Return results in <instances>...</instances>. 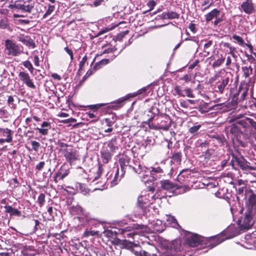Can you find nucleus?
<instances>
[{"label": "nucleus", "mask_w": 256, "mask_h": 256, "mask_svg": "<svg viewBox=\"0 0 256 256\" xmlns=\"http://www.w3.org/2000/svg\"><path fill=\"white\" fill-rule=\"evenodd\" d=\"M168 19L178 18L180 14L175 12H167Z\"/></svg>", "instance_id": "obj_57"}, {"label": "nucleus", "mask_w": 256, "mask_h": 256, "mask_svg": "<svg viewBox=\"0 0 256 256\" xmlns=\"http://www.w3.org/2000/svg\"><path fill=\"white\" fill-rule=\"evenodd\" d=\"M110 62V60L108 58H104L102 59L101 60H100L98 62H97L94 67V70H96L98 69H100L104 66Z\"/></svg>", "instance_id": "obj_37"}, {"label": "nucleus", "mask_w": 256, "mask_h": 256, "mask_svg": "<svg viewBox=\"0 0 256 256\" xmlns=\"http://www.w3.org/2000/svg\"><path fill=\"white\" fill-rule=\"evenodd\" d=\"M225 233L224 232H221L219 234L212 236L209 238H205L204 246L206 247L212 248L217 245L220 244L222 242L228 238V237H225Z\"/></svg>", "instance_id": "obj_7"}, {"label": "nucleus", "mask_w": 256, "mask_h": 256, "mask_svg": "<svg viewBox=\"0 0 256 256\" xmlns=\"http://www.w3.org/2000/svg\"><path fill=\"white\" fill-rule=\"evenodd\" d=\"M160 184L162 188L167 190H172L174 192V189L176 186V184L168 180H161Z\"/></svg>", "instance_id": "obj_28"}, {"label": "nucleus", "mask_w": 256, "mask_h": 256, "mask_svg": "<svg viewBox=\"0 0 256 256\" xmlns=\"http://www.w3.org/2000/svg\"><path fill=\"white\" fill-rule=\"evenodd\" d=\"M18 76L20 80L27 86L33 89L36 88V86L28 72L22 71L19 72Z\"/></svg>", "instance_id": "obj_17"}, {"label": "nucleus", "mask_w": 256, "mask_h": 256, "mask_svg": "<svg viewBox=\"0 0 256 256\" xmlns=\"http://www.w3.org/2000/svg\"><path fill=\"white\" fill-rule=\"evenodd\" d=\"M205 238L196 234H190L186 236L184 240L185 244L190 247H196L198 246H204Z\"/></svg>", "instance_id": "obj_8"}, {"label": "nucleus", "mask_w": 256, "mask_h": 256, "mask_svg": "<svg viewBox=\"0 0 256 256\" xmlns=\"http://www.w3.org/2000/svg\"><path fill=\"white\" fill-rule=\"evenodd\" d=\"M220 78V76L218 74H216L212 78L214 80L218 79V82H217V88L218 90L216 92L222 94L226 89L228 90L230 86H231V84L232 82V80L230 78V76L227 74H226L224 76L222 77L220 79H219Z\"/></svg>", "instance_id": "obj_4"}, {"label": "nucleus", "mask_w": 256, "mask_h": 256, "mask_svg": "<svg viewBox=\"0 0 256 256\" xmlns=\"http://www.w3.org/2000/svg\"><path fill=\"white\" fill-rule=\"evenodd\" d=\"M116 140L112 139L110 141H109L107 144L108 148H109V151H110L112 153H113L114 151L116 150Z\"/></svg>", "instance_id": "obj_41"}, {"label": "nucleus", "mask_w": 256, "mask_h": 256, "mask_svg": "<svg viewBox=\"0 0 256 256\" xmlns=\"http://www.w3.org/2000/svg\"><path fill=\"white\" fill-rule=\"evenodd\" d=\"M208 59L210 60V63L212 62V68H216L220 67L224 62L226 58L222 54H217L209 57Z\"/></svg>", "instance_id": "obj_19"}, {"label": "nucleus", "mask_w": 256, "mask_h": 256, "mask_svg": "<svg viewBox=\"0 0 256 256\" xmlns=\"http://www.w3.org/2000/svg\"><path fill=\"white\" fill-rule=\"evenodd\" d=\"M146 226L143 224H134L132 226H126L124 228L120 229V233L126 238H132L134 236V232H130L133 230H142L144 229Z\"/></svg>", "instance_id": "obj_13"}, {"label": "nucleus", "mask_w": 256, "mask_h": 256, "mask_svg": "<svg viewBox=\"0 0 256 256\" xmlns=\"http://www.w3.org/2000/svg\"><path fill=\"white\" fill-rule=\"evenodd\" d=\"M100 156L102 162L104 164H107L112 159V153L109 151L108 149L106 146H104L100 150Z\"/></svg>", "instance_id": "obj_23"}, {"label": "nucleus", "mask_w": 256, "mask_h": 256, "mask_svg": "<svg viewBox=\"0 0 256 256\" xmlns=\"http://www.w3.org/2000/svg\"><path fill=\"white\" fill-rule=\"evenodd\" d=\"M34 7V2L32 0H18L14 4H10L8 8L11 10L12 12H30Z\"/></svg>", "instance_id": "obj_3"}, {"label": "nucleus", "mask_w": 256, "mask_h": 256, "mask_svg": "<svg viewBox=\"0 0 256 256\" xmlns=\"http://www.w3.org/2000/svg\"><path fill=\"white\" fill-rule=\"evenodd\" d=\"M238 222L242 229L248 230L251 228L254 224L252 210H248L246 212L244 217L241 220H238Z\"/></svg>", "instance_id": "obj_11"}, {"label": "nucleus", "mask_w": 256, "mask_h": 256, "mask_svg": "<svg viewBox=\"0 0 256 256\" xmlns=\"http://www.w3.org/2000/svg\"><path fill=\"white\" fill-rule=\"evenodd\" d=\"M174 94H176L180 96L184 97L186 94H184V90H182L181 87L179 86H176L174 88Z\"/></svg>", "instance_id": "obj_44"}, {"label": "nucleus", "mask_w": 256, "mask_h": 256, "mask_svg": "<svg viewBox=\"0 0 256 256\" xmlns=\"http://www.w3.org/2000/svg\"><path fill=\"white\" fill-rule=\"evenodd\" d=\"M208 136L210 138L216 140L220 146H228V141L222 134H208Z\"/></svg>", "instance_id": "obj_22"}, {"label": "nucleus", "mask_w": 256, "mask_h": 256, "mask_svg": "<svg viewBox=\"0 0 256 256\" xmlns=\"http://www.w3.org/2000/svg\"><path fill=\"white\" fill-rule=\"evenodd\" d=\"M54 6L48 4V7L45 14L43 15L42 18H45L46 17L50 15L54 10Z\"/></svg>", "instance_id": "obj_54"}, {"label": "nucleus", "mask_w": 256, "mask_h": 256, "mask_svg": "<svg viewBox=\"0 0 256 256\" xmlns=\"http://www.w3.org/2000/svg\"><path fill=\"white\" fill-rule=\"evenodd\" d=\"M132 170L136 174L141 175L142 180L143 182H146L148 181V180H145L146 177L149 176L150 169L147 167L140 164L138 168L133 166Z\"/></svg>", "instance_id": "obj_16"}, {"label": "nucleus", "mask_w": 256, "mask_h": 256, "mask_svg": "<svg viewBox=\"0 0 256 256\" xmlns=\"http://www.w3.org/2000/svg\"><path fill=\"white\" fill-rule=\"evenodd\" d=\"M45 198H46V196H45L44 194V193L40 194L39 196H38L37 202L38 203V206L40 207H42V206H44V204L46 202Z\"/></svg>", "instance_id": "obj_48"}, {"label": "nucleus", "mask_w": 256, "mask_h": 256, "mask_svg": "<svg viewBox=\"0 0 256 256\" xmlns=\"http://www.w3.org/2000/svg\"><path fill=\"white\" fill-rule=\"evenodd\" d=\"M248 90L247 88H244L242 85L239 86L238 90V92L239 94V96L240 95L239 102H242L245 100L246 97L248 94Z\"/></svg>", "instance_id": "obj_35"}, {"label": "nucleus", "mask_w": 256, "mask_h": 256, "mask_svg": "<svg viewBox=\"0 0 256 256\" xmlns=\"http://www.w3.org/2000/svg\"><path fill=\"white\" fill-rule=\"evenodd\" d=\"M4 208L5 209L4 212L9 214L10 218L14 216L17 217H20L22 216L21 212L18 208H13L12 206L6 205Z\"/></svg>", "instance_id": "obj_24"}, {"label": "nucleus", "mask_w": 256, "mask_h": 256, "mask_svg": "<svg viewBox=\"0 0 256 256\" xmlns=\"http://www.w3.org/2000/svg\"><path fill=\"white\" fill-rule=\"evenodd\" d=\"M230 133L232 134V140L234 145L238 144L242 148L246 146V143L242 140V133L238 126L235 124L232 125L230 128Z\"/></svg>", "instance_id": "obj_6"}, {"label": "nucleus", "mask_w": 256, "mask_h": 256, "mask_svg": "<svg viewBox=\"0 0 256 256\" xmlns=\"http://www.w3.org/2000/svg\"><path fill=\"white\" fill-rule=\"evenodd\" d=\"M117 116L114 114H112L108 117L105 118L104 120L106 124V126L111 127L117 120Z\"/></svg>", "instance_id": "obj_33"}, {"label": "nucleus", "mask_w": 256, "mask_h": 256, "mask_svg": "<svg viewBox=\"0 0 256 256\" xmlns=\"http://www.w3.org/2000/svg\"><path fill=\"white\" fill-rule=\"evenodd\" d=\"M212 110H213V106L209 107L208 103H204L198 106V111L202 114Z\"/></svg>", "instance_id": "obj_38"}, {"label": "nucleus", "mask_w": 256, "mask_h": 256, "mask_svg": "<svg viewBox=\"0 0 256 256\" xmlns=\"http://www.w3.org/2000/svg\"><path fill=\"white\" fill-rule=\"evenodd\" d=\"M87 60H88V57L86 55L82 58V60L80 62V64H79L80 70H84V66L86 63H87L88 64Z\"/></svg>", "instance_id": "obj_59"}, {"label": "nucleus", "mask_w": 256, "mask_h": 256, "mask_svg": "<svg viewBox=\"0 0 256 256\" xmlns=\"http://www.w3.org/2000/svg\"><path fill=\"white\" fill-rule=\"evenodd\" d=\"M8 112L4 108H0V118H8Z\"/></svg>", "instance_id": "obj_64"}, {"label": "nucleus", "mask_w": 256, "mask_h": 256, "mask_svg": "<svg viewBox=\"0 0 256 256\" xmlns=\"http://www.w3.org/2000/svg\"><path fill=\"white\" fill-rule=\"evenodd\" d=\"M86 114L90 118H96V119L95 121L98 120L100 117L102 116V114H100H100H97L96 112H86Z\"/></svg>", "instance_id": "obj_49"}, {"label": "nucleus", "mask_w": 256, "mask_h": 256, "mask_svg": "<svg viewBox=\"0 0 256 256\" xmlns=\"http://www.w3.org/2000/svg\"><path fill=\"white\" fill-rule=\"evenodd\" d=\"M118 50V48H116V46H108V48H106L103 54H109V53H113L115 52L116 50Z\"/></svg>", "instance_id": "obj_53"}, {"label": "nucleus", "mask_w": 256, "mask_h": 256, "mask_svg": "<svg viewBox=\"0 0 256 256\" xmlns=\"http://www.w3.org/2000/svg\"><path fill=\"white\" fill-rule=\"evenodd\" d=\"M103 170L102 164L99 162L98 164V170L96 172V176L93 180V182L96 181L100 178Z\"/></svg>", "instance_id": "obj_45"}, {"label": "nucleus", "mask_w": 256, "mask_h": 256, "mask_svg": "<svg viewBox=\"0 0 256 256\" xmlns=\"http://www.w3.org/2000/svg\"><path fill=\"white\" fill-rule=\"evenodd\" d=\"M157 252L156 248L152 245L146 250H141L139 252L136 251L135 254L139 256H157Z\"/></svg>", "instance_id": "obj_20"}, {"label": "nucleus", "mask_w": 256, "mask_h": 256, "mask_svg": "<svg viewBox=\"0 0 256 256\" xmlns=\"http://www.w3.org/2000/svg\"><path fill=\"white\" fill-rule=\"evenodd\" d=\"M10 28L8 20L6 18H4L0 20V28L9 29Z\"/></svg>", "instance_id": "obj_43"}, {"label": "nucleus", "mask_w": 256, "mask_h": 256, "mask_svg": "<svg viewBox=\"0 0 256 256\" xmlns=\"http://www.w3.org/2000/svg\"><path fill=\"white\" fill-rule=\"evenodd\" d=\"M156 3L154 0H150L148 1L146 4L147 6L150 8L146 12H150L152 10L154 6H156Z\"/></svg>", "instance_id": "obj_62"}, {"label": "nucleus", "mask_w": 256, "mask_h": 256, "mask_svg": "<svg viewBox=\"0 0 256 256\" xmlns=\"http://www.w3.org/2000/svg\"><path fill=\"white\" fill-rule=\"evenodd\" d=\"M236 124L240 125L244 128H247L248 126V118L245 120H241L237 122Z\"/></svg>", "instance_id": "obj_60"}, {"label": "nucleus", "mask_w": 256, "mask_h": 256, "mask_svg": "<svg viewBox=\"0 0 256 256\" xmlns=\"http://www.w3.org/2000/svg\"><path fill=\"white\" fill-rule=\"evenodd\" d=\"M164 171L160 166L156 168H152V170H150L149 175H154L155 174H162L163 173Z\"/></svg>", "instance_id": "obj_51"}, {"label": "nucleus", "mask_w": 256, "mask_h": 256, "mask_svg": "<svg viewBox=\"0 0 256 256\" xmlns=\"http://www.w3.org/2000/svg\"><path fill=\"white\" fill-rule=\"evenodd\" d=\"M14 98L12 96H8L7 102L8 105L11 108L16 110L17 106L16 104L14 103Z\"/></svg>", "instance_id": "obj_47"}, {"label": "nucleus", "mask_w": 256, "mask_h": 256, "mask_svg": "<svg viewBox=\"0 0 256 256\" xmlns=\"http://www.w3.org/2000/svg\"><path fill=\"white\" fill-rule=\"evenodd\" d=\"M202 126V124H200L198 122H196L194 125L189 128L188 132L193 136L197 135L198 133L199 130Z\"/></svg>", "instance_id": "obj_36"}, {"label": "nucleus", "mask_w": 256, "mask_h": 256, "mask_svg": "<svg viewBox=\"0 0 256 256\" xmlns=\"http://www.w3.org/2000/svg\"><path fill=\"white\" fill-rule=\"evenodd\" d=\"M24 66L26 68L31 74H33L34 68L32 64L29 60H26L22 62Z\"/></svg>", "instance_id": "obj_46"}, {"label": "nucleus", "mask_w": 256, "mask_h": 256, "mask_svg": "<svg viewBox=\"0 0 256 256\" xmlns=\"http://www.w3.org/2000/svg\"><path fill=\"white\" fill-rule=\"evenodd\" d=\"M98 231H94L92 230H86L84 232V236L86 237H88L90 236H95L98 235Z\"/></svg>", "instance_id": "obj_52"}, {"label": "nucleus", "mask_w": 256, "mask_h": 256, "mask_svg": "<svg viewBox=\"0 0 256 256\" xmlns=\"http://www.w3.org/2000/svg\"><path fill=\"white\" fill-rule=\"evenodd\" d=\"M41 127L42 128H36L35 130H38L42 135L46 136L48 134V130L51 128L50 122L44 121L41 124Z\"/></svg>", "instance_id": "obj_26"}, {"label": "nucleus", "mask_w": 256, "mask_h": 256, "mask_svg": "<svg viewBox=\"0 0 256 256\" xmlns=\"http://www.w3.org/2000/svg\"><path fill=\"white\" fill-rule=\"evenodd\" d=\"M188 190V187L186 186H178L176 184V186L174 189L175 194H182L186 192Z\"/></svg>", "instance_id": "obj_39"}, {"label": "nucleus", "mask_w": 256, "mask_h": 256, "mask_svg": "<svg viewBox=\"0 0 256 256\" xmlns=\"http://www.w3.org/2000/svg\"><path fill=\"white\" fill-rule=\"evenodd\" d=\"M106 105V104L102 103V104H91L86 106V108H88L89 110H91L94 112H96L97 114H102V108Z\"/></svg>", "instance_id": "obj_31"}, {"label": "nucleus", "mask_w": 256, "mask_h": 256, "mask_svg": "<svg viewBox=\"0 0 256 256\" xmlns=\"http://www.w3.org/2000/svg\"><path fill=\"white\" fill-rule=\"evenodd\" d=\"M212 44H213L212 40H210L206 44H204V52L207 54L206 56H208L210 54V52L208 50V48L212 46Z\"/></svg>", "instance_id": "obj_55"}, {"label": "nucleus", "mask_w": 256, "mask_h": 256, "mask_svg": "<svg viewBox=\"0 0 256 256\" xmlns=\"http://www.w3.org/2000/svg\"><path fill=\"white\" fill-rule=\"evenodd\" d=\"M240 10L248 14H254L256 12V7L252 0H246L240 4Z\"/></svg>", "instance_id": "obj_12"}, {"label": "nucleus", "mask_w": 256, "mask_h": 256, "mask_svg": "<svg viewBox=\"0 0 256 256\" xmlns=\"http://www.w3.org/2000/svg\"><path fill=\"white\" fill-rule=\"evenodd\" d=\"M128 32V30H126L122 32H120L116 34V37L114 38V40H118L120 41Z\"/></svg>", "instance_id": "obj_50"}, {"label": "nucleus", "mask_w": 256, "mask_h": 256, "mask_svg": "<svg viewBox=\"0 0 256 256\" xmlns=\"http://www.w3.org/2000/svg\"><path fill=\"white\" fill-rule=\"evenodd\" d=\"M76 188L77 190L80 192L83 195H86L90 194V190L86 187L84 184L78 182L76 184Z\"/></svg>", "instance_id": "obj_32"}, {"label": "nucleus", "mask_w": 256, "mask_h": 256, "mask_svg": "<svg viewBox=\"0 0 256 256\" xmlns=\"http://www.w3.org/2000/svg\"><path fill=\"white\" fill-rule=\"evenodd\" d=\"M130 158L126 154H123L119 158V164L120 166L121 171L122 174H124L126 170H132L133 166L130 164Z\"/></svg>", "instance_id": "obj_14"}, {"label": "nucleus", "mask_w": 256, "mask_h": 256, "mask_svg": "<svg viewBox=\"0 0 256 256\" xmlns=\"http://www.w3.org/2000/svg\"><path fill=\"white\" fill-rule=\"evenodd\" d=\"M128 96L120 98L117 100H116L115 102H112V105L108 107L114 110H117L121 108L124 104V102L128 100Z\"/></svg>", "instance_id": "obj_27"}, {"label": "nucleus", "mask_w": 256, "mask_h": 256, "mask_svg": "<svg viewBox=\"0 0 256 256\" xmlns=\"http://www.w3.org/2000/svg\"><path fill=\"white\" fill-rule=\"evenodd\" d=\"M185 244L184 241H183L182 239H176L172 242L171 248L176 252H180L184 250Z\"/></svg>", "instance_id": "obj_25"}, {"label": "nucleus", "mask_w": 256, "mask_h": 256, "mask_svg": "<svg viewBox=\"0 0 256 256\" xmlns=\"http://www.w3.org/2000/svg\"><path fill=\"white\" fill-rule=\"evenodd\" d=\"M220 11L217 8H214L210 12L205 15L206 21L208 22L212 20L214 18H216L220 15Z\"/></svg>", "instance_id": "obj_29"}, {"label": "nucleus", "mask_w": 256, "mask_h": 256, "mask_svg": "<svg viewBox=\"0 0 256 256\" xmlns=\"http://www.w3.org/2000/svg\"><path fill=\"white\" fill-rule=\"evenodd\" d=\"M124 174H122L120 175L119 168L116 169H112L110 170L106 175V182H97L96 184L97 185L94 188V190H104L106 188V184H110L111 186L116 185L120 180Z\"/></svg>", "instance_id": "obj_1"}, {"label": "nucleus", "mask_w": 256, "mask_h": 256, "mask_svg": "<svg viewBox=\"0 0 256 256\" xmlns=\"http://www.w3.org/2000/svg\"><path fill=\"white\" fill-rule=\"evenodd\" d=\"M223 46L224 48H227L229 49V54L232 56L233 58H236V56L235 54V52L236 50V48L232 46L230 43L228 42H224L223 44Z\"/></svg>", "instance_id": "obj_40"}, {"label": "nucleus", "mask_w": 256, "mask_h": 256, "mask_svg": "<svg viewBox=\"0 0 256 256\" xmlns=\"http://www.w3.org/2000/svg\"><path fill=\"white\" fill-rule=\"evenodd\" d=\"M192 90L190 88H186L184 89V94L188 97L194 98V94L192 92Z\"/></svg>", "instance_id": "obj_63"}, {"label": "nucleus", "mask_w": 256, "mask_h": 256, "mask_svg": "<svg viewBox=\"0 0 256 256\" xmlns=\"http://www.w3.org/2000/svg\"><path fill=\"white\" fill-rule=\"evenodd\" d=\"M232 160H231V164L233 167L235 165L238 166L242 170H256V166H249L250 163L246 161L242 158H238L234 154H232Z\"/></svg>", "instance_id": "obj_10"}, {"label": "nucleus", "mask_w": 256, "mask_h": 256, "mask_svg": "<svg viewBox=\"0 0 256 256\" xmlns=\"http://www.w3.org/2000/svg\"><path fill=\"white\" fill-rule=\"evenodd\" d=\"M171 158L174 160V162H176L178 164H180L182 162V153L181 152L174 151L172 152Z\"/></svg>", "instance_id": "obj_34"}, {"label": "nucleus", "mask_w": 256, "mask_h": 256, "mask_svg": "<svg viewBox=\"0 0 256 256\" xmlns=\"http://www.w3.org/2000/svg\"><path fill=\"white\" fill-rule=\"evenodd\" d=\"M232 38L234 40H236L238 43L240 45V46H244V42L242 38L240 37V36H238L236 34H233L232 35Z\"/></svg>", "instance_id": "obj_58"}, {"label": "nucleus", "mask_w": 256, "mask_h": 256, "mask_svg": "<svg viewBox=\"0 0 256 256\" xmlns=\"http://www.w3.org/2000/svg\"><path fill=\"white\" fill-rule=\"evenodd\" d=\"M30 143L32 146V149L35 152H38L39 148L40 146V144L38 142L35 140H32Z\"/></svg>", "instance_id": "obj_61"}, {"label": "nucleus", "mask_w": 256, "mask_h": 256, "mask_svg": "<svg viewBox=\"0 0 256 256\" xmlns=\"http://www.w3.org/2000/svg\"><path fill=\"white\" fill-rule=\"evenodd\" d=\"M5 46L8 50V54L12 56H17L22 52V47L13 42L12 40H6L5 41Z\"/></svg>", "instance_id": "obj_9"}, {"label": "nucleus", "mask_w": 256, "mask_h": 256, "mask_svg": "<svg viewBox=\"0 0 256 256\" xmlns=\"http://www.w3.org/2000/svg\"><path fill=\"white\" fill-rule=\"evenodd\" d=\"M12 131L8 128H0V137L8 138L12 140Z\"/></svg>", "instance_id": "obj_30"}, {"label": "nucleus", "mask_w": 256, "mask_h": 256, "mask_svg": "<svg viewBox=\"0 0 256 256\" xmlns=\"http://www.w3.org/2000/svg\"><path fill=\"white\" fill-rule=\"evenodd\" d=\"M242 70L243 72V76L245 78L248 77L250 74H252V68L251 66H242Z\"/></svg>", "instance_id": "obj_42"}, {"label": "nucleus", "mask_w": 256, "mask_h": 256, "mask_svg": "<svg viewBox=\"0 0 256 256\" xmlns=\"http://www.w3.org/2000/svg\"><path fill=\"white\" fill-rule=\"evenodd\" d=\"M172 126V120L169 116L166 114L158 115L155 118L154 124H151L152 130H168Z\"/></svg>", "instance_id": "obj_2"}, {"label": "nucleus", "mask_w": 256, "mask_h": 256, "mask_svg": "<svg viewBox=\"0 0 256 256\" xmlns=\"http://www.w3.org/2000/svg\"><path fill=\"white\" fill-rule=\"evenodd\" d=\"M150 196L144 195L140 196L138 197L137 204L138 206L144 212H146V210L152 204L150 200H149Z\"/></svg>", "instance_id": "obj_18"}, {"label": "nucleus", "mask_w": 256, "mask_h": 256, "mask_svg": "<svg viewBox=\"0 0 256 256\" xmlns=\"http://www.w3.org/2000/svg\"><path fill=\"white\" fill-rule=\"evenodd\" d=\"M17 38L19 42H22L27 46L32 48H35L36 46L34 40H32L28 36H24V35L20 34L18 36Z\"/></svg>", "instance_id": "obj_21"}, {"label": "nucleus", "mask_w": 256, "mask_h": 256, "mask_svg": "<svg viewBox=\"0 0 256 256\" xmlns=\"http://www.w3.org/2000/svg\"><path fill=\"white\" fill-rule=\"evenodd\" d=\"M156 116H151L150 118H148L146 121L144 122V123L148 125V128L150 129H152L151 124H154L155 122V118H156Z\"/></svg>", "instance_id": "obj_56"}, {"label": "nucleus", "mask_w": 256, "mask_h": 256, "mask_svg": "<svg viewBox=\"0 0 256 256\" xmlns=\"http://www.w3.org/2000/svg\"><path fill=\"white\" fill-rule=\"evenodd\" d=\"M70 173V168H65L64 166H62L57 172L54 174L53 178L55 183L60 180H63Z\"/></svg>", "instance_id": "obj_15"}, {"label": "nucleus", "mask_w": 256, "mask_h": 256, "mask_svg": "<svg viewBox=\"0 0 256 256\" xmlns=\"http://www.w3.org/2000/svg\"><path fill=\"white\" fill-rule=\"evenodd\" d=\"M60 151L62 152L66 161L70 166L80 159V156L78 151L72 146L66 148L60 149Z\"/></svg>", "instance_id": "obj_5"}]
</instances>
